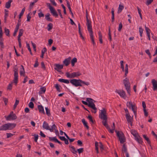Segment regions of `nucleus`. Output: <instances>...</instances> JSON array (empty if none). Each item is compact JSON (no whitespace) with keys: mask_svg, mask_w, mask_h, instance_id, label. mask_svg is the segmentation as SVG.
<instances>
[{"mask_svg":"<svg viewBox=\"0 0 157 157\" xmlns=\"http://www.w3.org/2000/svg\"><path fill=\"white\" fill-rule=\"evenodd\" d=\"M106 111L105 108L100 110L99 114V118L101 120L103 124L108 129V125L107 123V117L106 114Z\"/></svg>","mask_w":157,"mask_h":157,"instance_id":"nucleus-1","label":"nucleus"},{"mask_svg":"<svg viewBox=\"0 0 157 157\" xmlns=\"http://www.w3.org/2000/svg\"><path fill=\"white\" fill-rule=\"evenodd\" d=\"M70 82L75 87L82 86V84L86 86L90 85L89 82H85L80 79H72L70 80Z\"/></svg>","mask_w":157,"mask_h":157,"instance_id":"nucleus-2","label":"nucleus"},{"mask_svg":"<svg viewBox=\"0 0 157 157\" xmlns=\"http://www.w3.org/2000/svg\"><path fill=\"white\" fill-rule=\"evenodd\" d=\"M16 124L15 123H7L4 124L0 127V130L6 131L11 130L16 126Z\"/></svg>","mask_w":157,"mask_h":157,"instance_id":"nucleus-3","label":"nucleus"},{"mask_svg":"<svg viewBox=\"0 0 157 157\" xmlns=\"http://www.w3.org/2000/svg\"><path fill=\"white\" fill-rule=\"evenodd\" d=\"M86 101L88 103V106L94 110V111L91 110L92 112L94 113H95L97 112V108L96 107L94 102V101H95L90 98H86Z\"/></svg>","mask_w":157,"mask_h":157,"instance_id":"nucleus-4","label":"nucleus"},{"mask_svg":"<svg viewBox=\"0 0 157 157\" xmlns=\"http://www.w3.org/2000/svg\"><path fill=\"white\" fill-rule=\"evenodd\" d=\"M127 106L128 107L131 109L133 111L135 117L136 116L137 107L134 103H132L131 101L128 102L127 103Z\"/></svg>","mask_w":157,"mask_h":157,"instance_id":"nucleus-5","label":"nucleus"},{"mask_svg":"<svg viewBox=\"0 0 157 157\" xmlns=\"http://www.w3.org/2000/svg\"><path fill=\"white\" fill-rule=\"evenodd\" d=\"M66 75L68 78H73L80 76L81 75V74L79 71L73 72L71 74H70L68 72H67L66 73Z\"/></svg>","mask_w":157,"mask_h":157,"instance_id":"nucleus-6","label":"nucleus"},{"mask_svg":"<svg viewBox=\"0 0 157 157\" xmlns=\"http://www.w3.org/2000/svg\"><path fill=\"white\" fill-rule=\"evenodd\" d=\"M123 83L127 93L130 94V84L128 78H126L123 80Z\"/></svg>","mask_w":157,"mask_h":157,"instance_id":"nucleus-7","label":"nucleus"},{"mask_svg":"<svg viewBox=\"0 0 157 157\" xmlns=\"http://www.w3.org/2000/svg\"><path fill=\"white\" fill-rule=\"evenodd\" d=\"M117 136L118 137L121 144H123L126 140L125 138L124 134L122 132L115 131Z\"/></svg>","mask_w":157,"mask_h":157,"instance_id":"nucleus-8","label":"nucleus"},{"mask_svg":"<svg viewBox=\"0 0 157 157\" xmlns=\"http://www.w3.org/2000/svg\"><path fill=\"white\" fill-rule=\"evenodd\" d=\"M13 71L14 72V79L13 80L15 84L16 85L18 82V69L17 67V66H16L13 68Z\"/></svg>","mask_w":157,"mask_h":157,"instance_id":"nucleus-9","label":"nucleus"},{"mask_svg":"<svg viewBox=\"0 0 157 157\" xmlns=\"http://www.w3.org/2000/svg\"><path fill=\"white\" fill-rule=\"evenodd\" d=\"M47 6L48 7L51 13L52 14V15L56 17H58V15L57 12L56 11L54 8L51 6L50 3H47Z\"/></svg>","mask_w":157,"mask_h":157,"instance_id":"nucleus-10","label":"nucleus"},{"mask_svg":"<svg viewBox=\"0 0 157 157\" xmlns=\"http://www.w3.org/2000/svg\"><path fill=\"white\" fill-rule=\"evenodd\" d=\"M5 117L6 119L8 121L14 120L17 118L16 115L13 113V111L11 112L7 116H5Z\"/></svg>","mask_w":157,"mask_h":157,"instance_id":"nucleus-11","label":"nucleus"},{"mask_svg":"<svg viewBox=\"0 0 157 157\" xmlns=\"http://www.w3.org/2000/svg\"><path fill=\"white\" fill-rule=\"evenodd\" d=\"M88 31L90 33V35L91 39L94 38V35L92 31L91 24L86 25Z\"/></svg>","mask_w":157,"mask_h":157,"instance_id":"nucleus-12","label":"nucleus"},{"mask_svg":"<svg viewBox=\"0 0 157 157\" xmlns=\"http://www.w3.org/2000/svg\"><path fill=\"white\" fill-rule=\"evenodd\" d=\"M43 128L47 130H49L51 132H53L52 128H50L48 123L46 121H44L42 125Z\"/></svg>","mask_w":157,"mask_h":157,"instance_id":"nucleus-13","label":"nucleus"},{"mask_svg":"<svg viewBox=\"0 0 157 157\" xmlns=\"http://www.w3.org/2000/svg\"><path fill=\"white\" fill-rule=\"evenodd\" d=\"M117 93L122 98L125 99L126 95L125 92L123 90H118L117 91Z\"/></svg>","mask_w":157,"mask_h":157,"instance_id":"nucleus-14","label":"nucleus"},{"mask_svg":"<svg viewBox=\"0 0 157 157\" xmlns=\"http://www.w3.org/2000/svg\"><path fill=\"white\" fill-rule=\"evenodd\" d=\"M126 117L128 123L131 125H132V118L131 117L129 113L126 114Z\"/></svg>","mask_w":157,"mask_h":157,"instance_id":"nucleus-15","label":"nucleus"},{"mask_svg":"<svg viewBox=\"0 0 157 157\" xmlns=\"http://www.w3.org/2000/svg\"><path fill=\"white\" fill-rule=\"evenodd\" d=\"M151 82L153 86V90H157V82L154 79L152 80Z\"/></svg>","mask_w":157,"mask_h":157,"instance_id":"nucleus-16","label":"nucleus"},{"mask_svg":"<svg viewBox=\"0 0 157 157\" xmlns=\"http://www.w3.org/2000/svg\"><path fill=\"white\" fill-rule=\"evenodd\" d=\"M37 108L40 113L44 114H45L44 107L41 105H38L37 106Z\"/></svg>","mask_w":157,"mask_h":157,"instance_id":"nucleus-17","label":"nucleus"},{"mask_svg":"<svg viewBox=\"0 0 157 157\" xmlns=\"http://www.w3.org/2000/svg\"><path fill=\"white\" fill-rule=\"evenodd\" d=\"M71 60V57H68V58L65 59L63 61V63L65 64L66 66H67L70 64Z\"/></svg>","mask_w":157,"mask_h":157,"instance_id":"nucleus-18","label":"nucleus"},{"mask_svg":"<svg viewBox=\"0 0 157 157\" xmlns=\"http://www.w3.org/2000/svg\"><path fill=\"white\" fill-rule=\"evenodd\" d=\"M55 66L54 69L57 71H59V70L62 69L63 67V66L62 65H60L59 64H56L55 65Z\"/></svg>","mask_w":157,"mask_h":157,"instance_id":"nucleus-19","label":"nucleus"},{"mask_svg":"<svg viewBox=\"0 0 157 157\" xmlns=\"http://www.w3.org/2000/svg\"><path fill=\"white\" fill-rule=\"evenodd\" d=\"M21 68L20 71V75L21 76L23 75L24 76H25V69L23 66L22 65H21Z\"/></svg>","mask_w":157,"mask_h":157,"instance_id":"nucleus-20","label":"nucleus"},{"mask_svg":"<svg viewBox=\"0 0 157 157\" xmlns=\"http://www.w3.org/2000/svg\"><path fill=\"white\" fill-rule=\"evenodd\" d=\"M50 15L49 13H47L45 15V19L48 21L52 22L53 21L52 19L50 17Z\"/></svg>","mask_w":157,"mask_h":157,"instance_id":"nucleus-21","label":"nucleus"},{"mask_svg":"<svg viewBox=\"0 0 157 157\" xmlns=\"http://www.w3.org/2000/svg\"><path fill=\"white\" fill-rule=\"evenodd\" d=\"M115 130V125L114 123H113L112 125H111V127L109 126V131L111 133H113L114 132Z\"/></svg>","mask_w":157,"mask_h":157,"instance_id":"nucleus-22","label":"nucleus"},{"mask_svg":"<svg viewBox=\"0 0 157 157\" xmlns=\"http://www.w3.org/2000/svg\"><path fill=\"white\" fill-rule=\"evenodd\" d=\"M12 2V0H9L6 3L5 7L7 9L9 8L11 6V3Z\"/></svg>","mask_w":157,"mask_h":157,"instance_id":"nucleus-23","label":"nucleus"},{"mask_svg":"<svg viewBox=\"0 0 157 157\" xmlns=\"http://www.w3.org/2000/svg\"><path fill=\"white\" fill-rule=\"evenodd\" d=\"M58 81L60 82H63L67 84L69 83V81L67 79H65L63 78H60L58 79Z\"/></svg>","mask_w":157,"mask_h":157,"instance_id":"nucleus-24","label":"nucleus"},{"mask_svg":"<svg viewBox=\"0 0 157 157\" xmlns=\"http://www.w3.org/2000/svg\"><path fill=\"white\" fill-rule=\"evenodd\" d=\"M86 25L91 24V22L90 20H89L88 19V14L87 11V10H86Z\"/></svg>","mask_w":157,"mask_h":157,"instance_id":"nucleus-25","label":"nucleus"},{"mask_svg":"<svg viewBox=\"0 0 157 157\" xmlns=\"http://www.w3.org/2000/svg\"><path fill=\"white\" fill-rule=\"evenodd\" d=\"M23 33V29H21L19 30V34L18 36V39H21L20 37L22 36Z\"/></svg>","mask_w":157,"mask_h":157,"instance_id":"nucleus-26","label":"nucleus"},{"mask_svg":"<svg viewBox=\"0 0 157 157\" xmlns=\"http://www.w3.org/2000/svg\"><path fill=\"white\" fill-rule=\"evenodd\" d=\"M46 90V88L45 87H42L40 88V90L39 91V93L40 94H42L44 93Z\"/></svg>","mask_w":157,"mask_h":157,"instance_id":"nucleus-27","label":"nucleus"},{"mask_svg":"<svg viewBox=\"0 0 157 157\" xmlns=\"http://www.w3.org/2000/svg\"><path fill=\"white\" fill-rule=\"evenodd\" d=\"M47 49L46 48H44L41 51V54L40 57L42 58L44 57V55L45 52L47 51Z\"/></svg>","mask_w":157,"mask_h":157,"instance_id":"nucleus-28","label":"nucleus"},{"mask_svg":"<svg viewBox=\"0 0 157 157\" xmlns=\"http://www.w3.org/2000/svg\"><path fill=\"white\" fill-rule=\"evenodd\" d=\"M77 59L76 58L74 57L71 61V64L72 66H74L75 63L77 62Z\"/></svg>","mask_w":157,"mask_h":157,"instance_id":"nucleus-29","label":"nucleus"},{"mask_svg":"<svg viewBox=\"0 0 157 157\" xmlns=\"http://www.w3.org/2000/svg\"><path fill=\"white\" fill-rule=\"evenodd\" d=\"M82 122L83 123L84 125L86 128L87 129L89 128V126L87 125V122L85 121V119H83L82 120Z\"/></svg>","mask_w":157,"mask_h":157,"instance_id":"nucleus-30","label":"nucleus"},{"mask_svg":"<svg viewBox=\"0 0 157 157\" xmlns=\"http://www.w3.org/2000/svg\"><path fill=\"white\" fill-rule=\"evenodd\" d=\"M5 33L7 36H10L9 30L6 28H5Z\"/></svg>","mask_w":157,"mask_h":157,"instance_id":"nucleus-31","label":"nucleus"},{"mask_svg":"<svg viewBox=\"0 0 157 157\" xmlns=\"http://www.w3.org/2000/svg\"><path fill=\"white\" fill-rule=\"evenodd\" d=\"M124 7L123 6L121 5H120L118 9V13H121L122 10L124 9Z\"/></svg>","mask_w":157,"mask_h":157,"instance_id":"nucleus-32","label":"nucleus"},{"mask_svg":"<svg viewBox=\"0 0 157 157\" xmlns=\"http://www.w3.org/2000/svg\"><path fill=\"white\" fill-rule=\"evenodd\" d=\"M25 8L24 7V8H23L22 9L21 13H20V14L19 15V19H20L21 18V16L23 15V14L24 13V12L25 11Z\"/></svg>","mask_w":157,"mask_h":157,"instance_id":"nucleus-33","label":"nucleus"},{"mask_svg":"<svg viewBox=\"0 0 157 157\" xmlns=\"http://www.w3.org/2000/svg\"><path fill=\"white\" fill-rule=\"evenodd\" d=\"M49 140L50 141H53L56 142L57 139L56 138V137H49Z\"/></svg>","mask_w":157,"mask_h":157,"instance_id":"nucleus-34","label":"nucleus"},{"mask_svg":"<svg viewBox=\"0 0 157 157\" xmlns=\"http://www.w3.org/2000/svg\"><path fill=\"white\" fill-rule=\"evenodd\" d=\"M136 140L138 141V142L140 144L142 142V139L140 137H136Z\"/></svg>","mask_w":157,"mask_h":157,"instance_id":"nucleus-35","label":"nucleus"},{"mask_svg":"<svg viewBox=\"0 0 157 157\" xmlns=\"http://www.w3.org/2000/svg\"><path fill=\"white\" fill-rule=\"evenodd\" d=\"M45 109L47 115L48 116H50L51 115L50 110L48 107H45Z\"/></svg>","mask_w":157,"mask_h":157,"instance_id":"nucleus-36","label":"nucleus"},{"mask_svg":"<svg viewBox=\"0 0 157 157\" xmlns=\"http://www.w3.org/2000/svg\"><path fill=\"white\" fill-rule=\"evenodd\" d=\"M53 27V25L52 23H50L48 25V30L49 31L52 29Z\"/></svg>","mask_w":157,"mask_h":157,"instance_id":"nucleus-37","label":"nucleus"},{"mask_svg":"<svg viewBox=\"0 0 157 157\" xmlns=\"http://www.w3.org/2000/svg\"><path fill=\"white\" fill-rule=\"evenodd\" d=\"M145 29L146 31L147 35L150 34L151 30L148 27H147L146 26H145Z\"/></svg>","mask_w":157,"mask_h":157,"instance_id":"nucleus-38","label":"nucleus"},{"mask_svg":"<svg viewBox=\"0 0 157 157\" xmlns=\"http://www.w3.org/2000/svg\"><path fill=\"white\" fill-rule=\"evenodd\" d=\"M128 65L127 64H126L125 65V75L126 76L127 75V74L128 73Z\"/></svg>","mask_w":157,"mask_h":157,"instance_id":"nucleus-39","label":"nucleus"},{"mask_svg":"<svg viewBox=\"0 0 157 157\" xmlns=\"http://www.w3.org/2000/svg\"><path fill=\"white\" fill-rule=\"evenodd\" d=\"M114 10L113 8L112 9L111 13H112V21H113L114 20Z\"/></svg>","mask_w":157,"mask_h":157,"instance_id":"nucleus-40","label":"nucleus"},{"mask_svg":"<svg viewBox=\"0 0 157 157\" xmlns=\"http://www.w3.org/2000/svg\"><path fill=\"white\" fill-rule=\"evenodd\" d=\"M26 45H27V47L28 48V50L29 51L30 54L32 55H33V54H32V52H31V48L30 47V46L29 44H28V43H26Z\"/></svg>","mask_w":157,"mask_h":157,"instance_id":"nucleus-41","label":"nucleus"},{"mask_svg":"<svg viewBox=\"0 0 157 157\" xmlns=\"http://www.w3.org/2000/svg\"><path fill=\"white\" fill-rule=\"evenodd\" d=\"M71 148L72 149L71 151L73 154H75L77 152V151L76 150L74 146L71 147Z\"/></svg>","mask_w":157,"mask_h":157,"instance_id":"nucleus-42","label":"nucleus"},{"mask_svg":"<svg viewBox=\"0 0 157 157\" xmlns=\"http://www.w3.org/2000/svg\"><path fill=\"white\" fill-rule=\"evenodd\" d=\"M88 118L89 120H90V121L92 123V124H94V122L93 119H92V117L91 115H89L88 116Z\"/></svg>","mask_w":157,"mask_h":157,"instance_id":"nucleus-43","label":"nucleus"},{"mask_svg":"<svg viewBox=\"0 0 157 157\" xmlns=\"http://www.w3.org/2000/svg\"><path fill=\"white\" fill-rule=\"evenodd\" d=\"M19 101L18 100H17V99H16L15 103L14 105V108L15 109L17 107V105L19 103Z\"/></svg>","mask_w":157,"mask_h":157,"instance_id":"nucleus-44","label":"nucleus"},{"mask_svg":"<svg viewBox=\"0 0 157 157\" xmlns=\"http://www.w3.org/2000/svg\"><path fill=\"white\" fill-rule=\"evenodd\" d=\"M29 106L30 108L33 109L34 107V104L32 102H30L29 104Z\"/></svg>","mask_w":157,"mask_h":157,"instance_id":"nucleus-45","label":"nucleus"},{"mask_svg":"<svg viewBox=\"0 0 157 157\" xmlns=\"http://www.w3.org/2000/svg\"><path fill=\"white\" fill-rule=\"evenodd\" d=\"M3 100L4 102L5 105H6L8 101V99L5 98H3Z\"/></svg>","mask_w":157,"mask_h":157,"instance_id":"nucleus-46","label":"nucleus"},{"mask_svg":"<svg viewBox=\"0 0 157 157\" xmlns=\"http://www.w3.org/2000/svg\"><path fill=\"white\" fill-rule=\"evenodd\" d=\"M38 59L36 58V61H35V63L34 65V67H36L38 66L39 63H38Z\"/></svg>","mask_w":157,"mask_h":157,"instance_id":"nucleus-47","label":"nucleus"},{"mask_svg":"<svg viewBox=\"0 0 157 157\" xmlns=\"http://www.w3.org/2000/svg\"><path fill=\"white\" fill-rule=\"evenodd\" d=\"M55 87L57 91L59 92H60L61 91L59 85L58 84H56Z\"/></svg>","mask_w":157,"mask_h":157,"instance_id":"nucleus-48","label":"nucleus"},{"mask_svg":"<svg viewBox=\"0 0 157 157\" xmlns=\"http://www.w3.org/2000/svg\"><path fill=\"white\" fill-rule=\"evenodd\" d=\"M77 151L79 154H80L81 153H82L83 151V148H81L79 149H77Z\"/></svg>","mask_w":157,"mask_h":157,"instance_id":"nucleus-49","label":"nucleus"},{"mask_svg":"<svg viewBox=\"0 0 157 157\" xmlns=\"http://www.w3.org/2000/svg\"><path fill=\"white\" fill-rule=\"evenodd\" d=\"M34 136V141L36 142L38 138V135L35 134Z\"/></svg>","mask_w":157,"mask_h":157,"instance_id":"nucleus-50","label":"nucleus"},{"mask_svg":"<svg viewBox=\"0 0 157 157\" xmlns=\"http://www.w3.org/2000/svg\"><path fill=\"white\" fill-rule=\"evenodd\" d=\"M12 83L9 84L8 86L7 89V90H11L12 89Z\"/></svg>","mask_w":157,"mask_h":157,"instance_id":"nucleus-51","label":"nucleus"},{"mask_svg":"<svg viewBox=\"0 0 157 157\" xmlns=\"http://www.w3.org/2000/svg\"><path fill=\"white\" fill-rule=\"evenodd\" d=\"M38 15L40 18H41V17H44V14L42 13V12H40L39 13H38Z\"/></svg>","mask_w":157,"mask_h":157,"instance_id":"nucleus-52","label":"nucleus"},{"mask_svg":"<svg viewBox=\"0 0 157 157\" xmlns=\"http://www.w3.org/2000/svg\"><path fill=\"white\" fill-rule=\"evenodd\" d=\"M13 135H14V134H12L11 133H6L7 138H8L10 137H11V136H13Z\"/></svg>","mask_w":157,"mask_h":157,"instance_id":"nucleus-53","label":"nucleus"},{"mask_svg":"<svg viewBox=\"0 0 157 157\" xmlns=\"http://www.w3.org/2000/svg\"><path fill=\"white\" fill-rule=\"evenodd\" d=\"M122 151L123 152H126H126L127 149H126V147L124 144L123 145V146L122 147Z\"/></svg>","mask_w":157,"mask_h":157,"instance_id":"nucleus-54","label":"nucleus"},{"mask_svg":"<svg viewBox=\"0 0 157 157\" xmlns=\"http://www.w3.org/2000/svg\"><path fill=\"white\" fill-rule=\"evenodd\" d=\"M30 13H29L27 16V21H30V19L31 18V16H30Z\"/></svg>","mask_w":157,"mask_h":157,"instance_id":"nucleus-55","label":"nucleus"},{"mask_svg":"<svg viewBox=\"0 0 157 157\" xmlns=\"http://www.w3.org/2000/svg\"><path fill=\"white\" fill-rule=\"evenodd\" d=\"M0 45L1 47L2 48H4V45L3 42H2V39L0 40Z\"/></svg>","mask_w":157,"mask_h":157,"instance_id":"nucleus-56","label":"nucleus"},{"mask_svg":"<svg viewBox=\"0 0 157 157\" xmlns=\"http://www.w3.org/2000/svg\"><path fill=\"white\" fill-rule=\"evenodd\" d=\"M121 67L122 68V70L123 71H124V66L123 65V61H121Z\"/></svg>","mask_w":157,"mask_h":157,"instance_id":"nucleus-57","label":"nucleus"},{"mask_svg":"<svg viewBox=\"0 0 157 157\" xmlns=\"http://www.w3.org/2000/svg\"><path fill=\"white\" fill-rule=\"evenodd\" d=\"M50 1L53 6H56L57 4L55 2V0H50Z\"/></svg>","mask_w":157,"mask_h":157,"instance_id":"nucleus-58","label":"nucleus"},{"mask_svg":"<svg viewBox=\"0 0 157 157\" xmlns=\"http://www.w3.org/2000/svg\"><path fill=\"white\" fill-rule=\"evenodd\" d=\"M57 11H58V12L59 13V14L60 16V17L61 18H63V17L62 16V13L61 12V10L60 9H58Z\"/></svg>","mask_w":157,"mask_h":157,"instance_id":"nucleus-59","label":"nucleus"},{"mask_svg":"<svg viewBox=\"0 0 157 157\" xmlns=\"http://www.w3.org/2000/svg\"><path fill=\"white\" fill-rule=\"evenodd\" d=\"M31 43H32V45L33 46L34 50V51H36V44L34 43H33L32 41H31Z\"/></svg>","mask_w":157,"mask_h":157,"instance_id":"nucleus-60","label":"nucleus"},{"mask_svg":"<svg viewBox=\"0 0 157 157\" xmlns=\"http://www.w3.org/2000/svg\"><path fill=\"white\" fill-rule=\"evenodd\" d=\"M143 136L144 138L148 142H149V140L148 138L145 135H144Z\"/></svg>","mask_w":157,"mask_h":157,"instance_id":"nucleus-61","label":"nucleus"},{"mask_svg":"<svg viewBox=\"0 0 157 157\" xmlns=\"http://www.w3.org/2000/svg\"><path fill=\"white\" fill-rule=\"evenodd\" d=\"M153 1V0H148L147 1L146 4L148 5L150 4Z\"/></svg>","mask_w":157,"mask_h":157,"instance_id":"nucleus-62","label":"nucleus"},{"mask_svg":"<svg viewBox=\"0 0 157 157\" xmlns=\"http://www.w3.org/2000/svg\"><path fill=\"white\" fill-rule=\"evenodd\" d=\"M143 29L141 27H140L139 28V32L140 34L143 33Z\"/></svg>","mask_w":157,"mask_h":157,"instance_id":"nucleus-63","label":"nucleus"},{"mask_svg":"<svg viewBox=\"0 0 157 157\" xmlns=\"http://www.w3.org/2000/svg\"><path fill=\"white\" fill-rule=\"evenodd\" d=\"M78 144L80 146H82V142L80 140H78L77 141Z\"/></svg>","mask_w":157,"mask_h":157,"instance_id":"nucleus-64","label":"nucleus"}]
</instances>
